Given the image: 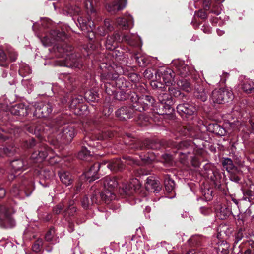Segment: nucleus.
<instances>
[{"mask_svg": "<svg viewBox=\"0 0 254 254\" xmlns=\"http://www.w3.org/2000/svg\"><path fill=\"white\" fill-rule=\"evenodd\" d=\"M31 72L32 70L28 64L25 63H22L20 64L19 73L22 77H25Z\"/></svg>", "mask_w": 254, "mask_h": 254, "instance_id": "48", "label": "nucleus"}, {"mask_svg": "<svg viewBox=\"0 0 254 254\" xmlns=\"http://www.w3.org/2000/svg\"><path fill=\"white\" fill-rule=\"evenodd\" d=\"M66 38L64 32L59 30H52L49 36H45L41 39L43 46L48 47L55 43L56 41H63Z\"/></svg>", "mask_w": 254, "mask_h": 254, "instance_id": "10", "label": "nucleus"}, {"mask_svg": "<svg viewBox=\"0 0 254 254\" xmlns=\"http://www.w3.org/2000/svg\"><path fill=\"white\" fill-rule=\"evenodd\" d=\"M8 55L11 61H15L18 57L17 52L13 49H10L8 50Z\"/></svg>", "mask_w": 254, "mask_h": 254, "instance_id": "63", "label": "nucleus"}, {"mask_svg": "<svg viewBox=\"0 0 254 254\" xmlns=\"http://www.w3.org/2000/svg\"><path fill=\"white\" fill-rule=\"evenodd\" d=\"M232 213L231 209L226 206H221L218 213V215L221 219L224 220L228 217Z\"/></svg>", "mask_w": 254, "mask_h": 254, "instance_id": "46", "label": "nucleus"}, {"mask_svg": "<svg viewBox=\"0 0 254 254\" xmlns=\"http://www.w3.org/2000/svg\"><path fill=\"white\" fill-rule=\"evenodd\" d=\"M43 244L42 240L41 239L37 240L32 246L33 251L36 253L40 251L42 246Z\"/></svg>", "mask_w": 254, "mask_h": 254, "instance_id": "58", "label": "nucleus"}, {"mask_svg": "<svg viewBox=\"0 0 254 254\" xmlns=\"http://www.w3.org/2000/svg\"><path fill=\"white\" fill-rule=\"evenodd\" d=\"M116 196L108 190L100 192L98 190H95L91 196L90 199L92 204H99L102 201L108 203L110 201L115 200Z\"/></svg>", "mask_w": 254, "mask_h": 254, "instance_id": "12", "label": "nucleus"}, {"mask_svg": "<svg viewBox=\"0 0 254 254\" xmlns=\"http://www.w3.org/2000/svg\"><path fill=\"white\" fill-rule=\"evenodd\" d=\"M101 79L103 83L101 86L105 89L108 95L114 94L117 89L124 90L128 87L129 84L123 76L112 73L102 74Z\"/></svg>", "mask_w": 254, "mask_h": 254, "instance_id": "2", "label": "nucleus"}, {"mask_svg": "<svg viewBox=\"0 0 254 254\" xmlns=\"http://www.w3.org/2000/svg\"><path fill=\"white\" fill-rule=\"evenodd\" d=\"M83 98L81 95L74 96L72 97L70 104V108L72 109H76V114H85L87 109V106L86 105H82Z\"/></svg>", "mask_w": 254, "mask_h": 254, "instance_id": "17", "label": "nucleus"}, {"mask_svg": "<svg viewBox=\"0 0 254 254\" xmlns=\"http://www.w3.org/2000/svg\"><path fill=\"white\" fill-rule=\"evenodd\" d=\"M173 64L175 66L177 74L181 77H186L191 74V70L190 68L183 61H175Z\"/></svg>", "mask_w": 254, "mask_h": 254, "instance_id": "22", "label": "nucleus"}, {"mask_svg": "<svg viewBox=\"0 0 254 254\" xmlns=\"http://www.w3.org/2000/svg\"><path fill=\"white\" fill-rule=\"evenodd\" d=\"M122 40L125 41L128 44L132 46L140 47L142 45L140 37L135 34L124 35Z\"/></svg>", "mask_w": 254, "mask_h": 254, "instance_id": "31", "label": "nucleus"}, {"mask_svg": "<svg viewBox=\"0 0 254 254\" xmlns=\"http://www.w3.org/2000/svg\"><path fill=\"white\" fill-rule=\"evenodd\" d=\"M145 188L148 191L153 192L156 194L159 193L161 189L159 181L155 180L153 177L151 176L146 179Z\"/></svg>", "mask_w": 254, "mask_h": 254, "instance_id": "27", "label": "nucleus"}, {"mask_svg": "<svg viewBox=\"0 0 254 254\" xmlns=\"http://www.w3.org/2000/svg\"><path fill=\"white\" fill-rule=\"evenodd\" d=\"M177 112L182 117L193 115L195 112V108L187 103L180 104L177 106Z\"/></svg>", "mask_w": 254, "mask_h": 254, "instance_id": "23", "label": "nucleus"}, {"mask_svg": "<svg viewBox=\"0 0 254 254\" xmlns=\"http://www.w3.org/2000/svg\"><path fill=\"white\" fill-rule=\"evenodd\" d=\"M177 85L182 90L189 92L191 90V87L190 83L186 79L179 80L177 82Z\"/></svg>", "mask_w": 254, "mask_h": 254, "instance_id": "49", "label": "nucleus"}, {"mask_svg": "<svg viewBox=\"0 0 254 254\" xmlns=\"http://www.w3.org/2000/svg\"><path fill=\"white\" fill-rule=\"evenodd\" d=\"M7 57L2 50L0 49V66H5L7 65Z\"/></svg>", "mask_w": 254, "mask_h": 254, "instance_id": "59", "label": "nucleus"}, {"mask_svg": "<svg viewBox=\"0 0 254 254\" xmlns=\"http://www.w3.org/2000/svg\"><path fill=\"white\" fill-rule=\"evenodd\" d=\"M84 98L88 102H94L98 100V95L94 90H88L84 94Z\"/></svg>", "mask_w": 254, "mask_h": 254, "instance_id": "47", "label": "nucleus"}, {"mask_svg": "<svg viewBox=\"0 0 254 254\" xmlns=\"http://www.w3.org/2000/svg\"><path fill=\"white\" fill-rule=\"evenodd\" d=\"M105 161L107 163L106 165L104 166V170L108 169L111 171H118L122 170L124 168V162L120 159H114L110 162L107 161Z\"/></svg>", "mask_w": 254, "mask_h": 254, "instance_id": "29", "label": "nucleus"}, {"mask_svg": "<svg viewBox=\"0 0 254 254\" xmlns=\"http://www.w3.org/2000/svg\"><path fill=\"white\" fill-rule=\"evenodd\" d=\"M159 147L158 144L150 139H146L143 142L142 146L140 147L141 149H156Z\"/></svg>", "mask_w": 254, "mask_h": 254, "instance_id": "50", "label": "nucleus"}, {"mask_svg": "<svg viewBox=\"0 0 254 254\" xmlns=\"http://www.w3.org/2000/svg\"><path fill=\"white\" fill-rule=\"evenodd\" d=\"M116 24L124 29L131 28L134 26V20L132 16L128 13H125L123 17L116 19Z\"/></svg>", "mask_w": 254, "mask_h": 254, "instance_id": "18", "label": "nucleus"}, {"mask_svg": "<svg viewBox=\"0 0 254 254\" xmlns=\"http://www.w3.org/2000/svg\"><path fill=\"white\" fill-rule=\"evenodd\" d=\"M241 89L246 93H254V82L250 79H245L241 84Z\"/></svg>", "mask_w": 254, "mask_h": 254, "instance_id": "37", "label": "nucleus"}, {"mask_svg": "<svg viewBox=\"0 0 254 254\" xmlns=\"http://www.w3.org/2000/svg\"><path fill=\"white\" fill-rule=\"evenodd\" d=\"M222 165L223 167L228 173L236 170V167L235 166L233 161L230 158H224L222 161Z\"/></svg>", "mask_w": 254, "mask_h": 254, "instance_id": "45", "label": "nucleus"}, {"mask_svg": "<svg viewBox=\"0 0 254 254\" xmlns=\"http://www.w3.org/2000/svg\"><path fill=\"white\" fill-rule=\"evenodd\" d=\"M35 111L33 116L36 118H47L52 113L53 109L50 102H40L34 103Z\"/></svg>", "mask_w": 254, "mask_h": 254, "instance_id": "9", "label": "nucleus"}, {"mask_svg": "<svg viewBox=\"0 0 254 254\" xmlns=\"http://www.w3.org/2000/svg\"><path fill=\"white\" fill-rule=\"evenodd\" d=\"M205 240V238L199 235H194L190 238L188 242L191 246H201Z\"/></svg>", "mask_w": 254, "mask_h": 254, "instance_id": "41", "label": "nucleus"}, {"mask_svg": "<svg viewBox=\"0 0 254 254\" xmlns=\"http://www.w3.org/2000/svg\"><path fill=\"white\" fill-rule=\"evenodd\" d=\"M178 132L181 135L193 138L194 140L195 141L193 143L197 146L200 147V145L197 144V133L193 127L189 125L181 127L178 129Z\"/></svg>", "mask_w": 254, "mask_h": 254, "instance_id": "21", "label": "nucleus"}, {"mask_svg": "<svg viewBox=\"0 0 254 254\" xmlns=\"http://www.w3.org/2000/svg\"><path fill=\"white\" fill-rule=\"evenodd\" d=\"M168 145L176 148L177 151L175 152L176 155H178L179 156H183L182 157L183 159H185L186 157L188 154H190L192 150L190 142L188 141H183L179 143L170 141Z\"/></svg>", "mask_w": 254, "mask_h": 254, "instance_id": "11", "label": "nucleus"}, {"mask_svg": "<svg viewBox=\"0 0 254 254\" xmlns=\"http://www.w3.org/2000/svg\"><path fill=\"white\" fill-rule=\"evenodd\" d=\"M121 40L120 36L118 33L108 37L105 44L106 49L110 51L115 50L117 46V42Z\"/></svg>", "mask_w": 254, "mask_h": 254, "instance_id": "33", "label": "nucleus"}, {"mask_svg": "<svg viewBox=\"0 0 254 254\" xmlns=\"http://www.w3.org/2000/svg\"><path fill=\"white\" fill-rule=\"evenodd\" d=\"M175 182L173 180L171 179L169 175H166L164 176V186L166 192L168 193H173L172 195L166 196L168 198H174L176 196L175 193Z\"/></svg>", "mask_w": 254, "mask_h": 254, "instance_id": "28", "label": "nucleus"}, {"mask_svg": "<svg viewBox=\"0 0 254 254\" xmlns=\"http://www.w3.org/2000/svg\"><path fill=\"white\" fill-rule=\"evenodd\" d=\"M65 120L63 116H60L48 124H41L37 126H30L27 127V131L37 137L43 134L54 133L58 132L57 139L64 143L71 141L75 135L74 126L72 125L65 124Z\"/></svg>", "mask_w": 254, "mask_h": 254, "instance_id": "1", "label": "nucleus"}, {"mask_svg": "<svg viewBox=\"0 0 254 254\" xmlns=\"http://www.w3.org/2000/svg\"><path fill=\"white\" fill-rule=\"evenodd\" d=\"M127 5V0H114L107 3L106 8L107 11L112 14H115L118 12L125 9Z\"/></svg>", "mask_w": 254, "mask_h": 254, "instance_id": "19", "label": "nucleus"}, {"mask_svg": "<svg viewBox=\"0 0 254 254\" xmlns=\"http://www.w3.org/2000/svg\"><path fill=\"white\" fill-rule=\"evenodd\" d=\"M243 233L242 229H240L234 235V245L237 244L243 238Z\"/></svg>", "mask_w": 254, "mask_h": 254, "instance_id": "61", "label": "nucleus"}, {"mask_svg": "<svg viewBox=\"0 0 254 254\" xmlns=\"http://www.w3.org/2000/svg\"><path fill=\"white\" fill-rule=\"evenodd\" d=\"M48 151L46 148H40L32 153L28 161L22 159H17L10 162V166L15 172L23 171L32 166V163L41 162L48 156Z\"/></svg>", "mask_w": 254, "mask_h": 254, "instance_id": "4", "label": "nucleus"}, {"mask_svg": "<svg viewBox=\"0 0 254 254\" xmlns=\"http://www.w3.org/2000/svg\"><path fill=\"white\" fill-rule=\"evenodd\" d=\"M170 110L171 105L169 104L166 105L160 102L155 104L151 109L155 113L160 115L169 114Z\"/></svg>", "mask_w": 254, "mask_h": 254, "instance_id": "32", "label": "nucleus"}, {"mask_svg": "<svg viewBox=\"0 0 254 254\" xmlns=\"http://www.w3.org/2000/svg\"><path fill=\"white\" fill-rule=\"evenodd\" d=\"M209 128L211 132L220 136H224L226 133L225 128L216 123L210 124L209 125Z\"/></svg>", "mask_w": 254, "mask_h": 254, "instance_id": "43", "label": "nucleus"}, {"mask_svg": "<svg viewBox=\"0 0 254 254\" xmlns=\"http://www.w3.org/2000/svg\"><path fill=\"white\" fill-rule=\"evenodd\" d=\"M83 146L82 149L79 152L78 157L81 160L89 161V158L91 156L90 150H88L86 145L91 148L100 149L99 142L91 139L89 136H86L83 141Z\"/></svg>", "mask_w": 254, "mask_h": 254, "instance_id": "7", "label": "nucleus"}, {"mask_svg": "<svg viewBox=\"0 0 254 254\" xmlns=\"http://www.w3.org/2000/svg\"><path fill=\"white\" fill-rule=\"evenodd\" d=\"M133 185L132 183L129 184H125L122 188L119 189V193L122 195H132L135 191V189L132 188Z\"/></svg>", "mask_w": 254, "mask_h": 254, "instance_id": "42", "label": "nucleus"}, {"mask_svg": "<svg viewBox=\"0 0 254 254\" xmlns=\"http://www.w3.org/2000/svg\"><path fill=\"white\" fill-rule=\"evenodd\" d=\"M20 179L21 181L20 186L13 185L10 190V192L13 197L23 199L25 197L30 196L35 188L33 179L32 177L29 178L28 175H25Z\"/></svg>", "mask_w": 254, "mask_h": 254, "instance_id": "5", "label": "nucleus"}, {"mask_svg": "<svg viewBox=\"0 0 254 254\" xmlns=\"http://www.w3.org/2000/svg\"><path fill=\"white\" fill-rule=\"evenodd\" d=\"M228 244L222 243L216 248V251L218 254H228Z\"/></svg>", "mask_w": 254, "mask_h": 254, "instance_id": "53", "label": "nucleus"}, {"mask_svg": "<svg viewBox=\"0 0 254 254\" xmlns=\"http://www.w3.org/2000/svg\"><path fill=\"white\" fill-rule=\"evenodd\" d=\"M72 50V47L66 44H64L62 46L58 47V51L61 53V56H66L65 60L58 61L60 66L79 69L82 67L83 65L82 59L76 54L71 53Z\"/></svg>", "mask_w": 254, "mask_h": 254, "instance_id": "3", "label": "nucleus"}, {"mask_svg": "<svg viewBox=\"0 0 254 254\" xmlns=\"http://www.w3.org/2000/svg\"><path fill=\"white\" fill-rule=\"evenodd\" d=\"M36 145V141L34 138L26 140L24 142V146L27 148H31Z\"/></svg>", "mask_w": 254, "mask_h": 254, "instance_id": "64", "label": "nucleus"}, {"mask_svg": "<svg viewBox=\"0 0 254 254\" xmlns=\"http://www.w3.org/2000/svg\"><path fill=\"white\" fill-rule=\"evenodd\" d=\"M211 99L213 102L223 104L233 99L232 91L228 88L215 89L212 93Z\"/></svg>", "mask_w": 254, "mask_h": 254, "instance_id": "8", "label": "nucleus"}, {"mask_svg": "<svg viewBox=\"0 0 254 254\" xmlns=\"http://www.w3.org/2000/svg\"><path fill=\"white\" fill-rule=\"evenodd\" d=\"M77 22L79 24L78 26L83 31L84 34L90 40L94 39L95 33L93 32V22L92 20H88L87 22L86 20L84 19L83 17L77 18Z\"/></svg>", "mask_w": 254, "mask_h": 254, "instance_id": "13", "label": "nucleus"}, {"mask_svg": "<svg viewBox=\"0 0 254 254\" xmlns=\"http://www.w3.org/2000/svg\"><path fill=\"white\" fill-rule=\"evenodd\" d=\"M132 58L136 60L139 66H143L144 64L146 63L145 58L142 56H138V54L136 53H134L132 55Z\"/></svg>", "mask_w": 254, "mask_h": 254, "instance_id": "60", "label": "nucleus"}, {"mask_svg": "<svg viewBox=\"0 0 254 254\" xmlns=\"http://www.w3.org/2000/svg\"><path fill=\"white\" fill-rule=\"evenodd\" d=\"M104 25L98 28L99 34L102 36H105L109 32L114 30V26L111 24L109 19H106L104 20Z\"/></svg>", "mask_w": 254, "mask_h": 254, "instance_id": "36", "label": "nucleus"}, {"mask_svg": "<svg viewBox=\"0 0 254 254\" xmlns=\"http://www.w3.org/2000/svg\"><path fill=\"white\" fill-rule=\"evenodd\" d=\"M45 180H50L53 177V172L47 169H41L39 171Z\"/></svg>", "mask_w": 254, "mask_h": 254, "instance_id": "54", "label": "nucleus"}, {"mask_svg": "<svg viewBox=\"0 0 254 254\" xmlns=\"http://www.w3.org/2000/svg\"><path fill=\"white\" fill-rule=\"evenodd\" d=\"M165 92L166 91H162V92H161V91L157 92L158 100L160 103L171 105L173 102L172 97L170 94Z\"/></svg>", "mask_w": 254, "mask_h": 254, "instance_id": "38", "label": "nucleus"}, {"mask_svg": "<svg viewBox=\"0 0 254 254\" xmlns=\"http://www.w3.org/2000/svg\"><path fill=\"white\" fill-rule=\"evenodd\" d=\"M124 90H121L120 91H116L113 95H109V96H112L113 98L119 101H124L127 99L131 101V93H135L134 91H128L124 92Z\"/></svg>", "mask_w": 254, "mask_h": 254, "instance_id": "34", "label": "nucleus"}, {"mask_svg": "<svg viewBox=\"0 0 254 254\" xmlns=\"http://www.w3.org/2000/svg\"><path fill=\"white\" fill-rule=\"evenodd\" d=\"M75 78L71 75H68L66 77L65 87L69 90H72L75 86L74 84Z\"/></svg>", "mask_w": 254, "mask_h": 254, "instance_id": "52", "label": "nucleus"}, {"mask_svg": "<svg viewBox=\"0 0 254 254\" xmlns=\"http://www.w3.org/2000/svg\"><path fill=\"white\" fill-rule=\"evenodd\" d=\"M133 113L131 106H123L116 111V116L121 120H127L132 118Z\"/></svg>", "mask_w": 254, "mask_h": 254, "instance_id": "25", "label": "nucleus"}, {"mask_svg": "<svg viewBox=\"0 0 254 254\" xmlns=\"http://www.w3.org/2000/svg\"><path fill=\"white\" fill-rule=\"evenodd\" d=\"M157 75L159 78L157 80L163 82L167 86L172 85L174 81V73L172 69L167 68L164 70H159L157 72Z\"/></svg>", "mask_w": 254, "mask_h": 254, "instance_id": "16", "label": "nucleus"}, {"mask_svg": "<svg viewBox=\"0 0 254 254\" xmlns=\"http://www.w3.org/2000/svg\"><path fill=\"white\" fill-rule=\"evenodd\" d=\"M168 91L170 93V95H173L176 97H180V98L184 96V94H182L179 90L175 87L170 86L168 88Z\"/></svg>", "mask_w": 254, "mask_h": 254, "instance_id": "56", "label": "nucleus"}, {"mask_svg": "<svg viewBox=\"0 0 254 254\" xmlns=\"http://www.w3.org/2000/svg\"><path fill=\"white\" fill-rule=\"evenodd\" d=\"M106 161L101 162H97L94 163L89 169V170L84 173L86 178L91 182L99 178L98 176V171L100 169L104 170L103 167L107 164Z\"/></svg>", "mask_w": 254, "mask_h": 254, "instance_id": "15", "label": "nucleus"}, {"mask_svg": "<svg viewBox=\"0 0 254 254\" xmlns=\"http://www.w3.org/2000/svg\"><path fill=\"white\" fill-rule=\"evenodd\" d=\"M64 205L63 202H61L59 203L56 205L52 208V212L54 215H59L63 211Z\"/></svg>", "mask_w": 254, "mask_h": 254, "instance_id": "55", "label": "nucleus"}, {"mask_svg": "<svg viewBox=\"0 0 254 254\" xmlns=\"http://www.w3.org/2000/svg\"><path fill=\"white\" fill-rule=\"evenodd\" d=\"M81 12L80 8L78 6L74 5L68 6L63 10V14L66 16H69L72 17V20L77 26L79 25L78 22L77 21H76L75 18L73 17L75 15H78L79 16L78 18L79 17H81L79 16L80 15Z\"/></svg>", "mask_w": 254, "mask_h": 254, "instance_id": "30", "label": "nucleus"}, {"mask_svg": "<svg viewBox=\"0 0 254 254\" xmlns=\"http://www.w3.org/2000/svg\"><path fill=\"white\" fill-rule=\"evenodd\" d=\"M131 102H132L131 107L134 111L139 112H143L147 110L146 106L143 103V102L140 98L138 97V95L136 93H131Z\"/></svg>", "mask_w": 254, "mask_h": 254, "instance_id": "26", "label": "nucleus"}, {"mask_svg": "<svg viewBox=\"0 0 254 254\" xmlns=\"http://www.w3.org/2000/svg\"><path fill=\"white\" fill-rule=\"evenodd\" d=\"M10 208L7 205L0 207V227L3 228H12L15 225V220L12 217Z\"/></svg>", "mask_w": 254, "mask_h": 254, "instance_id": "6", "label": "nucleus"}, {"mask_svg": "<svg viewBox=\"0 0 254 254\" xmlns=\"http://www.w3.org/2000/svg\"><path fill=\"white\" fill-rule=\"evenodd\" d=\"M140 98L147 110H151L155 104V99L151 96L148 95H142Z\"/></svg>", "mask_w": 254, "mask_h": 254, "instance_id": "44", "label": "nucleus"}, {"mask_svg": "<svg viewBox=\"0 0 254 254\" xmlns=\"http://www.w3.org/2000/svg\"><path fill=\"white\" fill-rule=\"evenodd\" d=\"M81 204L82 207L85 209L89 208L90 206L92 205L91 200H90L89 198L87 196H85L82 198Z\"/></svg>", "mask_w": 254, "mask_h": 254, "instance_id": "62", "label": "nucleus"}, {"mask_svg": "<svg viewBox=\"0 0 254 254\" xmlns=\"http://www.w3.org/2000/svg\"><path fill=\"white\" fill-rule=\"evenodd\" d=\"M194 96L202 102L207 100L208 96V90L201 80H198L194 83Z\"/></svg>", "mask_w": 254, "mask_h": 254, "instance_id": "14", "label": "nucleus"}, {"mask_svg": "<svg viewBox=\"0 0 254 254\" xmlns=\"http://www.w3.org/2000/svg\"><path fill=\"white\" fill-rule=\"evenodd\" d=\"M61 181L65 186H68L72 184L73 178L68 171H61L58 173Z\"/></svg>", "mask_w": 254, "mask_h": 254, "instance_id": "35", "label": "nucleus"}, {"mask_svg": "<svg viewBox=\"0 0 254 254\" xmlns=\"http://www.w3.org/2000/svg\"><path fill=\"white\" fill-rule=\"evenodd\" d=\"M9 110L12 114L23 117L26 116L29 112V106L23 103L13 105Z\"/></svg>", "mask_w": 254, "mask_h": 254, "instance_id": "24", "label": "nucleus"}, {"mask_svg": "<svg viewBox=\"0 0 254 254\" xmlns=\"http://www.w3.org/2000/svg\"><path fill=\"white\" fill-rule=\"evenodd\" d=\"M101 182L104 187V190H108L110 191L114 195L115 189L118 187L119 185L118 181L116 177L114 176H106L101 180Z\"/></svg>", "mask_w": 254, "mask_h": 254, "instance_id": "20", "label": "nucleus"}, {"mask_svg": "<svg viewBox=\"0 0 254 254\" xmlns=\"http://www.w3.org/2000/svg\"><path fill=\"white\" fill-rule=\"evenodd\" d=\"M85 6L87 10V12L94 14L95 10L94 8L93 3L91 0H85Z\"/></svg>", "mask_w": 254, "mask_h": 254, "instance_id": "57", "label": "nucleus"}, {"mask_svg": "<svg viewBox=\"0 0 254 254\" xmlns=\"http://www.w3.org/2000/svg\"><path fill=\"white\" fill-rule=\"evenodd\" d=\"M151 86L154 89L157 90V92H162V91H166V88L163 85L162 82L160 80L152 81L151 82Z\"/></svg>", "mask_w": 254, "mask_h": 254, "instance_id": "51", "label": "nucleus"}, {"mask_svg": "<svg viewBox=\"0 0 254 254\" xmlns=\"http://www.w3.org/2000/svg\"><path fill=\"white\" fill-rule=\"evenodd\" d=\"M74 201L70 200L68 202V207L63 211V215L64 217L73 216L76 212V208L74 206Z\"/></svg>", "mask_w": 254, "mask_h": 254, "instance_id": "40", "label": "nucleus"}, {"mask_svg": "<svg viewBox=\"0 0 254 254\" xmlns=\"http://www.w3.org/2000/svg\"><path fill=\"white\" fill-rule=\"evenodd\" d=\"M45 240L55 244L59 242V238L56 236L54 227H51L45 235Z\"/></svg>", "mask_w": 254, "mask_h": 254, "instance_id": "39", "label": "nucleus"}]
</instances>
